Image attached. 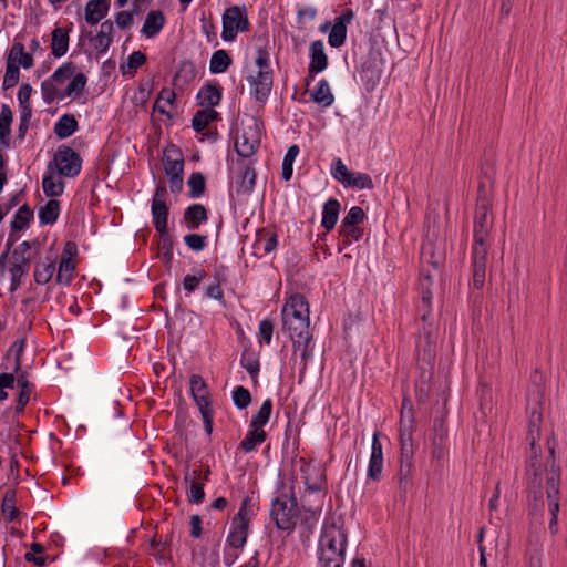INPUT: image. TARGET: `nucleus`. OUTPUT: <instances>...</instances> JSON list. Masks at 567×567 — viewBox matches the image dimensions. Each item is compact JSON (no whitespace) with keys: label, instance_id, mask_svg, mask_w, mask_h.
Here are the masks:
<instances>
[{"label":"nucleus","instance_id":"680f3d73","mask_svg":"<svg viewBox=\"0 0 567 567\" xmlns=\"http://www.w3.org/2000/svg\"><path fill=\"white\" fill-rule=\"evenodd\" d=\"M184 243L189 249L194 251H200L207 245V236L199 234H188L184 237Z\"/></svg>","mask_w":567,"mask_h":567},{"label":"nucleus","instance_id":"0e129e2a","mask_svg":"<svg viewBox=\"0 0 567 567\" xmlns=\"http://www.w3.org/2000/svg\"><path fill=\"white\" fill-rule=\"evenodd\" d=\"M277 247V236L275 234L262 236L257 240L256 248L262 249L265 254L274 251Z\"/></svg>","mask_w":567,"mask_h":567},{"label":"nucleus","instance_id":"4d7b16f0","mask_svg":"<svg viewBox=\"0 0 567 567\" xmlns=\"http://www.w3.org/2000/svg\"><path fill=\"white\" fill-rule=\"evenodd\" d=\"M75 72V65L72 62L64 63L60 68H58L54 73L51 75V80L55 84H62L66 80L71 79Z\"/></svg>","mask_w":567,"mask_h":567},{"label":"nucleus","instance_id":"a211bd4d","mask_svg":"<svg viewBox=\"0 0 567 567\" xmlns=\"http://www.w3.org/2000/svg\"><path fill=\"white\" fill-rule=\"evenodd\" d=\"M208 219L207 209L202 204H193L188 206L183 216V221L187 229H198L200 224Z\"/></svg>","mask_w":567,"mask_h":567},{"label":"nucleus","instance_id":"3c124183","mask_svg":"<svg viewBox=\"0 0 567 567\" xmlns=\"http://www.w3.org/2000/svg\"><path fill=\"white\" fill-rule=\"evenodd\" d=\"M422 264L432 267L436 275H441L442 256L435 257L432 246H423Z\"/></svg>","mask_w":567,"mask_h":567},{"label":"nucleus","instance_id":"603ef678","mask_svg":"<svg viewBox=\"0 0 567 567\" xmlns=\"http://www.w3.org/2000/svg\"><path fill=\"white\" fill-rule=\"evenodd\" d=\"M299 154V146L298 145H291L285 157H284V162H282V178L285 181H289L292 176V164H293V161L296 159L297 155Z\"/></svg>","mask_w":567,"mask_h":567},{"label":"nucleus","instance_id":"c03bdc74","mask_svg":"<svg viewBox=\"0 0 567 567\" xmlns=\"http://www.w3.org/2000/svg\"><path fill=\"white\" fill-rule=\"evenodd\" d=\"M2 514L7 520L12 522L18 516V509L16 507V493L14 491H7L2 504H1Z\"/></svg>","mask_w":567,"mask_h":567},{"label":"nucleus","instance_id":"cd10ccee","mask_svg":"<svg viewBox=\"0 0 567 567\" xmlns=\"http://www.w3.org/2000/svg\"><path fill=\"white\" fill-rule=\"evenodd\" d=\"M51 52L55 58H61L68 52L69 30L65 28H55L52 33Z\"/></svg>","mask_w":567,"mask_h":567},{"label":"nucleus","instance_id":"9b49d317","mask_svg":"<svg viewBox=\"0 0 567 567\" xmlns=\"http://www.w3.org/2000/svg\"><path fill=\"white\" fill-rule=\"evenodd\" d=\"M383 470V451L382 444L379 440V433L375 432L372 436L371 456L368 466V478L373 482H379L382 476Z\"/></svg>","mask_w":567,"mask_h":567},{"label":"nucleus","instance_id":"f704fd0d","mask_svg":"<svg viewBox=\"0 0 567 567\" xmlns=\"http://www.w3.org/2000/svg\"><path fill=\"white\" fill-rule=\"evenodd\" d=\"M218 116V112L214 109L198 110L193 116L192 126L196 132H202L210 122L217 120Z\"/></svg>","mask_w":567,"mask_h":567},{"label":"nucleus","instance_id":"6e6552de","mask_svg":"<svg viewBox=\"0 0 567 567\" xmlns=\"http://www.w3.org/2000/svg\"><path fill=\"white\" fill-rule=\"evenodd\" d=\"M249 21L246 16V9L237 6L226 9L223 14L221 38L225 41H233L237 33L248 31Z\"/></svg>","mask_w":567,"mask_h":567},{"label":"nucleus","instance_id":"e433bc0d","mask_svg":"<svg viewBox=\"0 0 567 567\" xmlns=\"http://www.w3.org/2000/svg\"><path fill=\"white\" fill-rule=\"evenodd\" d=\"M196 66L190 61H183L173 79V84L178 85L179 83L186 84L192 82L196 78Z\"/></svg>","mask_w":567,"mask_h":567},{"label":"nucleus","instance_id":"5fc2aeb1","mask_svg":"<svg viewBox=\"0 0 567 567\" xmlns=\"http://www.w3.org/2000/svg\"><path fill=\"white\" fill-rule=\"evenodd\" d=\"M175 97H176V94H175V92L173 90H171V89H163L159 92L158 97H157V100L154 103V110L159 112V113H162V114H167L168 115V112L166 111L165 105L166 104L173 105V102L175 101Z\"/></svg>","mask_w":567,"mask_h":567},{"label":"nucleus","instance_id":"052dcab7","mask_svg":"<svg viewBox=\"0 0 567 567\" xmlns=\"http://www.w3.org/2000/svg\"><path fill=\"white\" fill-rule=\"evenodd\" d=\"M30 548L31 551L27 553L24 556L25 560L33 563L37 567H43L45 565V557L37 555L42 554L44 551V547L39 543H33Z\"/></svg>","mask_w":567,"mask_h":567},{"label":"nucleus","instance_id":"8fccbe9b","mask_svg":"<svg viewBox=\"0 0 567 567\" xmlns=\"http://www.w3.org/2000/svg\"><path fill=\"white\" fill-rule=\"evenodd\" d=\"M74 269L75 265L72 259L69 257H62L58 269L56 282H69L72 279Z\"/></svg>","mask_w":567,"mask_h":567},{"label":"nucleus","instance_id":"a18cd8bd","mask_svg":"<svg viewBox=\"0 0 567 567\" xmlns=\"http://www.w3.org/2000/svg\"><path fill=\"white\" fill-rule=\"evenodd\" d=\"M340 237L343 246L351 245L353 241H359L363 236V229L359 226L340 225Z\"/></svg>","mask_w":567,"mask_h":567},{"label":"nucleus","instance_id":"49530a36","mask_svg":"<svg viewBox=\"0 0 567 567\" xmlns=\"http://www.w3.org/2000/svg\"><path fill=\"white\" fill-rule=\"evenodd\" d=\"M347 38V27L342 22H336L331 27L328 42L332 48H339L344 44Z\"/></svg>","mask_w":567,"mask_h":567},{"label":"nucleus","instance_id":"4468645a","mask_svg":"<svg viewBox=\"0 0 567 567\" xmlns=\"http://www.w3.org/2000/svg\"><path fill=\"white\" fill-rule=\"evenodd\" d=\"M413 447H409V452L406 453L405 450H401V462H400V468H399V472H398V483H399V488L401 492H406L412 483H411V477H412V466H413V463H412V458H413Z\"/></svg>","mask_w":567,"mask_h":567},{"label":"nucleus","instance_id":"09e8293b","mask_svg":"<svg viewBox=\"0 0 567 567\" xmlns=\"http://www.w3.org/2000/svg\"><path fill=\"white\" fill-rule=\"evenodd\" d=\"M19 79H20L19 68L14 64V62L7 60L6 73H4L3 82H2V89L6 91V90H9V89L16 86L19 83Z\"/></svg>","mask_w":567,"mask_h":567},{"label":"nucleus","instance_id":"aec40b11","mask_svg":"<svg viewBox=\"0 0 567 567\" xmlns=\"http://www.w3.org/2000/svg\"><path fill=\"white\" fill-rule=\"evenodd\" d=\"M164 171L167 177L183 174L184 159L182 154L174 146L164 151Z\"/></svg>","mask_w":567,"mask_h":567},{"label":"nucleus","instance_id":"72a5a7b5","mask_svg":"<svg viewBox=\"0 0 567 567\" xmlns=\"http://www.w3.org/2000/svg\"><path fill=\"white\" fill-rule=\"evenodd\" d=\"M311 97L316 103L324 107L332 105L334 102L329 83L323 79L319 81L317 89L311 93Z\"/></svg>","mask_w":567,"mask_h":567},{"label":"nucleus","instance_id":"c85d7f7f","mask_svg":"<svg viewBox=\"0 0 567 567\" xmlns=\"http://www.w3.org/2000/svg\"><path fill=\"white\" fill-rule=\"evenodd\" d=\"M339 212H340V204L337 199L330 198L324 204L321 225L327 231H330L336 226L338 216H339Z\"/></svg>","mask_w":567,"mask_h":567},{"label":"nucleus","instance_id":"a878e982","mask_svg":"<svg viewBox=\"0 0 567 567\" xmlns=\"http://www.w3.org/2000/svg\"><path fill=\"white\" fill-rule=\"evenodd\" d=\"M107 11V0H90L85 6V20L91 24H96L106 16Z\"/></svg>","mask_w":567,"mask_h":567},{"label":"nucleus","instance_id":"2f4dec72","mask_svg":"<svg viewBox=\"0 0 567 567\" xmlns=\"http://www.w3.org/2000/svg\"><path fill=\"white\" fill-rule=\"evenodd\" d=\"M42 188L44 194L53 199V197H58L63 193L64 184L60 177L54 176L51 169H49L42 179Z\"/></svg>","mask_w":567,"mask_h":567},{"label":"nucleus","instance_id":"6e6d98bb","mask_svg":"<svg viewBox=\"0 0 567 567\" xmlns=\"http://www.w3.org/2000/svg\"><path fill=\"white\" fill-rule=\"evenodd\" d=\"M41 93H42L43 101L47 104H51L55 99L61 100L62 91H60L56 87V84L51 79H48V80L43 81L41 84Z\"/></svg>","mask_w":567,"mask_h":567},{"label":"nucleus","instance_id":"774afa93","mask_svg":"<svg viewBox=\"0 0 567 567\" xmlns=\"http://www.w3.org/2000/svg\"><path fill=\"white\" fill-rule=\"evenodd\" d=\"M146 62V55L141 51H134L127 61V66L132 70H137Z\"/></svg>","mask_w":567,"mask_h":567},{"label":"nucleus","instance_id":"c9c22d12","mask_svg":"<svg viewBox=\"0 0 567 567\" xmlns=\"http://www.w3.org/2000/svg\"><path fill=\"white\" fill-rule=\"evenodd\" d=\"M266 437L267 434L262 429L250 427L246 437L240 442V449L245 452H251L257 445L265 442Z\"/></svg>","mask_w":567,"mask_h":567},{"label":"nucleus","instance_id":"dca6fc26","mask_svg":"<svg viewBox=\"0 0 567 567\" xmlns=\"http://www.w3.org/2000/svg\"><path fill=\"white\" fill-rule=\"evenodd\" d=\"M190 393L196 402L198 409H206L210 406L209 392L205 380L198 375L190 377Z\"/></svg>","mask_w":567,"mask_h":567},{"label":"nucleus","instance_id":"7ed1b4c3","mask_svg":"<svg viewBox=\"0 0 567 567\" xmlns=\"http://www.w3.org/2000/svg\"><path fill=\"white\" fill-rule=\"evenodd\" d=\"M347 546L346 534L334 525L326 527L319 539L320 567H342Z\"/></svg>","mask_w":567,"mask_h":567},{"label":"nucleus","instance_id":"4be33fe9","mask_svg":"<svg viewBox=\"0 0 567 567\" xmlns=\"http://www.w3.org/2000/svg\"><path fill=\"white\" fill-rule=\"evenodd\" d=\"M184 481L188 485L187 501L190 504H200L205 498L204 483L196 481V474H189L187 467L184 474Z\"/></svg>","mask_w":567,"mask_h":567},{"label":"nucleus","instance_id":"338daca9","mask_svg":"<svg viewBox=\"0 0 567 567\" xmlns=\"http://www.w3.org/2000/svg\"><path fill=\"white\" fill-rule=\"evenodd\" d=\"M256 64L259 68L258 72H264V71L271 72V68L269 65V54L266 50L258 49Z\"/></svg>","mask_w":567,"mask_h":567},{"label":"nucleus","instance_id":"4c0bfd02","mask_svg":"<svg viewBox=\"0 0 567 567\" xmlns=\"http://www.w3.org/2000/svg\"><path fill=\"white\" fill-rule=\"evenodd\" d=\"M60 203L56 199H50L39 210V219L41 224L51 225L54 224L59 217Z\"/></svg>","mask_w":567,"mask_h":567},{"label":"nucleus","instance_id":"6ab92c4d","mask_svg":"<svg viewBox=\"0 0 567 567\" xmlns=\"http://www.w3.org/2000/svg\"><path fill=\"white\" fill-rule=\"evenodd\" d=\"M327 65L328 56L324 53L322 41H313L310 45L309 74L322 72Z\"/></svg>","mask_w":567,"mask_h":567},{"label":"nucleus","instance_id":"de8ad7c7","mask_svg":"<svg viewBox=\"0 0 567 567\" xmlns=\"http://www.w3.org/2000/svg\"><path fill=\"white\" fill-rule=\"evenodd\" d=\"M13 114L9 105L3 104L0 112V141L7 145L6 137L10 134Z\"/></svg>","mask_w":567,"mask_h":567},{"label":"nucleus","instance_id":"37998d69","mask_svg":"<svg viewBox=\"0 0 567 567\" xmlns=\"http://www.w3.org/2000/svg\"><path fill=\"white\" fill-rule=\"evenodd\" d=\"M187 184L189 186L190 198H198L205 193L206 179L200 172L192 173L187 181Z\"/></svg>","mask_w":567,"mask_h":567},{"label":"nucleus","instance_id":"39448f33","mask_svg":"<svg viewBox=\"0 0 567 567\" xmlns=\"http://www.w3.org/2000/svg\"><path fill=\"white\" fill-rule=\"evenodd\" d=\"M484 185L478 187V198L474 218V243L473 247H487L486 240L489 236L491 223L488 213L491 203L484 194Z\"/></svg>","mask_w":567,"mask_h":567},{"label":"nucleus","instance_id":"2eb2a0df","mask_svg":"<svg viewBox=\"0 0 567 567\" xmlns=\"http://www.w3.org/2000/svg\"><path fill=\"white\" fill-rule=\"evenodd\" d=\"M413 412H411V409L409 411L401 410V417H400V445L401 450H405V452H409V447H413Z\"/></svg>","mask_w":567,"mask_h":567},{"label":"nucleus","instance_id":"0eeeda50","mask_svg":"<svg viewBox=\"0 0 567 567\" xmlns=\"http://www.w3.org/2000/svg\"><path fill=\"white\" fill-rule=\"evenodd\" d=\"M82 159L69 146H60L54 154L53 161L49 163L48 168L51 169L54 165L58 174L64 177H75L81 171Z\"/></svg>","mask_w":567,"mask_h":567},{"label":"nucleus","instance_id":"69168bd1","mask_svg":"<svg viewBox=\"0 0 567 567\" xmlns=\"http://www.w3.org/2000/svg\"><path fill=\"white\" fill-rule=\"evenodd\" d=\"M274 323L270 319H264L259 323V336L267 344L271 342Z\"/></svg>","mask_w":567,"mask_h":567},{"label":"nucleus","instance_id":"ea45409f","mask_svg":"<svg viewBox=\"0 0 567 567\" xmlns=\"http://www.w3.org/2000/svg\"><path fill=\"white\" fill-rule=\"evenodd\" d=\"M231 64V59L225 50H217L213 53L209 62L212 73H223Z\"/></svg>","mask_w":567,"mask_h":567},{"label":"nucleus","instance_id":"864d4df0","mask_svg":"<svg viewBox=\"0 0 567 567\" xmlns=\"http://www.w3.org/2000/svg\"><path fill=\"white\" fill-rule=\"evenodd\" d=\"M256 182V173L252 167H246L238 182V192L248 194L252 190Z\"/></svg>","mask_w":567,"mask_h":567},{"label":"nucleus","instance_id":"7c9ffc66","mask_svg":"<svg viewBox=\"0 0 567 567\" xmlns=\"http://www.w3.org/2000/svg\"><path fill=\"white\" fill-rule=\"evenodd\" d=\"M240 365L246 369L252 382L256 384L258 382L257 378L260 370V363L257 354L249 349H245L240 358Z\"/></svg>","mask_w":567,"mask_h":567},{"label":"nucleus","instance_id":"f8f14e48","mask_svg":"<svg viewBox=\"0 0 567 567\" xmlns=\"http://www.w3.org/2000/svg\"><path fill=\"white\" fill-rule=\"evenodd\" d=\"M248 81L255 100L265 103L272 87V72H258L256 76H250Z\"/></svg>","mask_w":567,"mask_h":567},{"label":"nucleus","instance_id":"9d476101","mask_svg":"<svg viewBox=\"0 0 567 567\" xmlns=\"http://www.w3.org/2000/svg\"><path fill=\"white\" fill-rule=\"evenodd\" d=\"M332 175L337 181H339L347 187H353V188H358V189H372L373 188L372 178L368 174L351 173L340 158H338L334 162Z\"/></svg>","mask_w":567,"mask_h":567},{"label":"nucleus","instance_id":"1a4fd4ad","mask_svg":"<svg viewBox=\"0 0 567 567\" xmlns=\"http://www.w3.org/2000/svg\"><path fill=\"white\" fill-rule=\"evenodd\" d=\"M247 503L248 499L246 498L238 513L234 516L230 524V530L226 539L227 544L236 549L243 548L248 537L249 517L246 509Z\"/></svg>","mask_w":567,"mask_h":567},{"label":"nucleus","instance_id":"f257e3e1","mask_svg":"<svg viewBox=\"0 0 567 567\" xmlns=\"http://www.w3.org/2000/svg\"><path fill=\"white\" fill-rule=\"evenodd\" d=\"M542 421V412L536 406L533 408L528 421L527 440L529 441L530 450L527 460L526 478L528 488L534 491L535 498L542 496L540 489L545 481V492L550 514L549 530L555 535L558 532L560 467L555 462V449L551 445L548 446L549 456L544 468L538 460L540 450L536 446V442L540 436Z\"/></svg>","mask_w":567,"mask_h":567},{"label":"nucleus","instance_id":"393cba45","mask_svg":"<svg viewBox=\"0 0 567 567\" xmlns=\"http://www.w3.org/2000/svg\"><path fill=\"white\" fill-rule=\"evenodd\" d=\"M7 60L14 62V64L23 69H31L33 66V56L31 53L25 52L24 45L21 42H14L9 51Z\"/></svg>","mask_w":567,"mask_h":567},{"label":"nucleus","instance_id":"bf43d9fd","mask_svg":"<svg viewBox=\"0 0 567 567\" xmlns=\"http://www.w3.org/2000/svg\"><path fill=\"white\" fill-rule=\"evenodd\" d=\"M444 435L445 429L443 422H440L439 426L435 424V437L433 441L432 456L439 461L444 457V450L441 446Z\"/></svg>","mask_w":567,"mask_h":567},{"label":"nucleus","instance_id":"b1692460","mask_svg":"<svg viewBox=\"0 0 567 567\" xmlns=\"http://www.w3.org/2000/svg\"><path fill=\"white\" fill-rule=\"evenodd\" d=\"M165 17L161 10L150 11L144 21L142 33L146 38H154L164 27Z\"/></svg>","mask_w":567,"mask_h":567},{"label":"nucleus","instance_id":"473e14b6","mask_svg":"<svg viewBox=\"0 0 567 567\" xmlns=\"http://www.w3.org/2000/svg\"><path fill=\"white\" fill-rule=\"evenodd\" d=\"M290 312L291 316H309L308 302L302 295L296 293L290 297L282 313Z\"/></svg>","mask_w":567,"mask_h":567},{"label":"nucleus","instance_id":"13d9d810","mask_svg":"<svg viewBox=\"0 0 567 567\" xmlns=\"http://www.w3.org/2000/svg\"><path fill=\"white\" fill-rule=\"evenodd\" d=\"M233 401L239 410H244L251 403V394L246 388L238 385L233 391Z\"/></svg>","mask_w":567,"mask_h":567},{"label":"nucleus","instance_id":"412c9836","mask_svg":"<svg viewBox=\"0 0 567 567\" xmlns=\"http://www.w3.org/2000/svg\"><path fill=\"white\" fill-rule=\"evenodd\" d=\"M197 100L204 109H214L221 100V90L217 84L208 83L199 90Z\"/></svg>","mask_w":567,"mask_h":567},{"label":"nucleus","instance_id":"f03ea898","mask_svg":"<svg viewBox=\"0 0 567 567\" xmlns=\"http://www.w3.org/2000/svg\"><path fill=\"white\" fill-rule=\"evenodd\" d=\"M282 329L288 332L292 341L293 353H300L301 372H303L307 368L308 359L312 355L309 348L312 340L309 316H291L290 312L282 313Z\"/></svg>","mask_w":567,"mask_h":567},{"label":"nucleus","instance_id":"423d86ee","mask_svg":"<svg viewBox=\"0 0 567 567\" xmlns=\"http://www.w3.org/2000/svg\"><path fill=\"white\" fill-rule=\"evenodd\" d=\"M167 195L168 193L166 186L163 183H159L155 188L151 206L154 227L164 243L166 240H169V235L167 230V219L169 210V207L166 204Z\"/></svg>","mask_w":567,"mask_h":567},{"label":"nucleus","instance_id":"a19ab883","mask_svg":"<svg viewBox=\"0 0 567 567\" xmlns=\"http://www.w3.org/2000/svg\"><path fill=\"white\" fill-rule=\"evenodd\" d=\"M272 411V402L270 399H267L262 402L258 412L252 416L250 421V427H259L262 429L270 419Z\"/></svg>","mask_w":567,"mask_h":567},{"label":"nucleus","instance_id":"5701e85b","mask_svg":"<svg viewBox=\"0 0 567 567\" xmlns=\"http://www.w3.org/2000/svg\"><path fill=\"white\" fill-rule=\"evenodd\" d=\"M260 141L257 136H249L247 132H244L236 138L235 151L240 157L248 158L256 153Z\"/></svg>","mask_w":567,"mask_h":567},{"label":"nucleus","instance_id":"bb28decb","mask_svg":"<svg viewBox=\"0 0 567 567\" xmlns=\"http://www.w3.org/2000/svg\"><path fill=\"white\" fill-rule=\"evenodd\" d=\"M113 29V22L106 20L101 24L99 33L92 39L93 47L99 53H104L110 48Z\"/></svg>","mask_w":567,"mask_h":567},{"label":"nucleus","instance_id":"f3484780","mask_svg":"<svg viewBox=\"0 0 567 567\" xmlns=\"http://www.w3.org/2000/svg\"><path fill=\"white\" fill-rule=\"evenodd\" d=\"M487 247H472L473 284H484L486 280Z\"/></svg>","mask_w":567,"mask_h":567},{"label":"nucleus","instance_id":"20e7f679","mask_svg":"<svg viewBox=\"0 0 567 567\" xmlns=\"http://www.w3.org/2000/svg\"><path fill=\"white\" fill-rule=\"evenodd\" d=\"M270 515L278 529H293L298 518L297 499L293 493L291 495L282 493L277 496L272 501Z\"/></svg>","mask_w":567,"mask_h":567},{"label":"nucleus","instance_id":"79ce46f5","mask_svg":"<svg viewBox=\"0 0 567 567\" xmlns=\"http://www.w3.org/2000/svg\"><path fill=\"white\" fill-rule=\"evenodd\" d=\"M33 217V210L27 205H22L16 213L11 223L12 230L24 229Z\"/></svg>","mask_w":567,"mask_h":567},{"label":"nucleus","instance_id":"c756f323","mask_svg":"<svg viewBox=\"0 0 567 567\" xmlns=\"http://www.w3.org/2000/svg\"><path fill=\"white\" fill-rule=\"evenodd\" d=\"M78 121L73 114H64L54 125V133L59 138H68L78 130Z\"/></svg>","mask_w":567,"mask_h":567},{"label":"nucleus","instance_id":"e2e57ef3","mask_svg":"<svg viewBox=\"0 0 567 567\" xmlns=\"http://www.w3.org/2000/svg\"><path fill=\"white\" fill-rule=\"evenodd\" d=\"M364 217L365 214L363 209L359 206H353L344 216L341 224H344L346 226H358L360 223L363 221Z\"/></svg>","mask_w":567,"mask_h":567},{"label":"nucleus","instance_id":"58836bf2","mask_svg":"<svg viewBox=\"0 0 567 567\" xmlns=\"http://www.w3.org/2000/svg\"><path fill=\"white\" fill-rule=\"evenodd\" d=\"M87 78L84 73L73 74L68 86L61 93V100L68 96H79L86 85Z\"/></svg>","mask_w":567,"mask_h":567},{"label":"nucleus","instance_id":"ddd939ff","mask_svg":"<svg viewBox=\"0 0 567 567\" xmlns=\"http://www.w3.org/2000/svg\"><path fill=\"white\" fill-rule=\"evenodd\" d=\"M8 262L11 284H20L22 276L30 269V256L13 250L8 255Z\"/></svg>","mask_w":567,"mask_h":567}]
</instances>
